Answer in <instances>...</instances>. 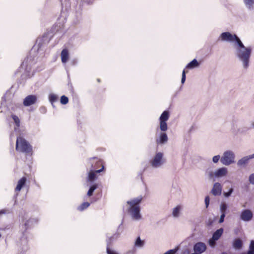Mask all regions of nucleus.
Returning a JSON list of instances; mask_svg holds the SVG:
<instances>
[{
  "label": "nucleus",
  "instance_id": "nucleus-28",
  "mask_svg": "<svg viewBox=\"0 0 254 254\" xmlns=\"http://www.w3.org/2000/svg\"><path fill=\"white\" fill-rule=\"evenodd\" d=\"M97 185H92L89 189L87 195L89 196H90L92 195L93 191L97 189Z\"/></svg>",
  "mask_w": 254,
  "mask_h": 254
},
{
  "label": "nucleus",
  "instance_id": "nucleus-37",
  "mask_svg": "<svg viewBox=\"0 0 254 254\" xmlns=\"http://www.w3.org/2000/svg\"><path fill=\"white\" fill-rule=\"evenodd\" d=\"M216 240H214L212 238L209 240V245L212 247H213L215 245V242H216Z\"/></svg>",
  "mask_w": 254,
  "mask_h": 254
},
{
  "label": "nucleus",
  "instance_id": "nucleus-1",
  "mask_svg": "<svg viewBox=\"0 0 254 254\" xmlns=\"http://www.w3.org/2000/svg\"><path fill=\"white\" fill-rule=\"evenodd\" d=\"M234 45L235 54L237 59L241 62L244 69H247L250 66V59L252 49L250 47H245L242 41Z\"/></svg>",
  "mask_w": 254,
  "mask_h": 254
},
{
  "label": "nucleus",
  "instance_id": "nucleus-2",
  "mask_svg": "<svg viewBox=\"0 0 254 254\" xmlns=\"http://www.w3.org/2000/svg\"><path fill=\"white\" fill-rule=\"evenodd\" d=\"M142 199L141 196L133 198L127 201V203L129 205L128 211L131 216V218L135 221H139L142 219V216L140 213V207L139 204Z\"/></svg>",
  "mask_w": 254,
  "mask_h": 254
},
{
  "label": "nucleus",
  "instance_id": "nucleus-50",
  "mask_svg": "<svg viewBox=\"0 0 254 254\" xmlns=\"http://www.w3.org/2000/svg\"><path fill=\"white\" fill-rule=\"evenodd\" d=\"M239 131L240 133H242V131H240V130H239Z\"/></svg>",
  "mask_w": 254,
  "mask_h": 254
},
{
  "label": "nucleus",
  "instance_id": "nucleus-32",
  "mask_svg": "<svg viewBox=\"0 0 254 254\" xmlns=\"http://www.w3.org/2000/svg\"><path fill=\"white\" fill-rule=\"evenodd\" d=\"M221 161V157L219 155H215L212 157V161L214 163H217L219 161Z\"/></svg>",
  "mask_w": 254,
  "mask_h": 254
},
{
  "label": "nucleus",
  "instance_id": "nucleus-34",
  "mask_svg": "<svg viewBox=\"0 0 254 254\" xmlns=\"http://www.w3.org/2000/svg\"><path fill=\"white\" fill-rule=\"evenodd\" d=\"M178 249L170 250L165 253L164 254H175V253L177 252Z\"/></svg>",
  "mask_w": 254,
  "mask_h": 254
},
{
  "label": "nucleus",
  "instance_id": "nucleus-26",
  "mask_svg": "<svg viewBox=\"0 0 254 254\" xmlns=\"http://www.w3.org/2000/svg\"><path fill=\"white\" fill-rule=\"evenodd\" d=\"M49 99L50 102L53 104L54 102L57 101L58 100V96L57 95L54 94L53 93H51L49 96Z\"/></svg>",
  "mask_w": 254,
  "mask_h": 254
},
{
  "label": "nucleus",
  "instance_id": "nucleus-12",
  "mask_svg": "<svg viewBox=\"0 0 254 254\" xmlns=\"http://www.w3.org/2000/svg\"><path fill=\"white\" fill-rule=\"evenodd\" d=\"M37 101V97L35 95H28L23 101L24 106L27 107L34 104Z\"/></svg>",
  "mask_w": 254,
  "mask_h": 254
},
{
  "label": "nucleus",
  "instance_id": "nucleus-41",
  "mask_svg": "<svg viewBox=\"0 0 254 254\" xmlns=\"http://www.w3.org/2000/svg\"><path fill=\"white\" fill-rule=\"evenodd\" d=\"M242 254H254V251L249 250L247 254L243 253Z\"/></svg>",
  "mask_w": 254,
  "mask_h": 254
},
{
  "label": "nucleus",
  "instance_id": "nucleus-13",
  "mask_svg": "<svg viewBox=\"0 0 254 254\" xmlns=\"http://www.w3.org/2000/svg\"><path fill=\"white\" fill-rule=\"evenodd\" d=\"M104 166L102 164V168L100 170H96L95 171L91 170L89 172L88 177V181L93 182L96 178V173L101 172L104 170Z\"/></svg>",
  "mask_w": 254,
  "mask_h": 254
},
{
  "label": "nucleus",
  "instance_id": "nucleus-20",
  "mask_svg": "<svg viewBox=\"0 0 254 254\" xmlns=\"http://www.w3.org/2000/svg\"><path fill=\"white\" fill-rule=\"evenodd\" d=\"M223 232V229L220 228V229H218L217 230H216L214 233L212 238L214 240L217 241L220 238V237L222 236Z\"/></svg>",
  "mask_w": 254,
  "mask_h": 254
},
{
  "label": "nucleus",
  "instance_id": "nucleus-39",
  "mask_svg": "<svg viewBox=\"0 0 254 254\" xmlns=\"http://www.w3.org/2000/svg\"><path fill=\"white\" fill-rule=\"evenodd\" d=\"M225 214H222L221 213V215L220 216V219H219V223H222L224 222V218L225 217Z\"/></svg>",
  "mask_w": 254,
  "mask_h": 254
},
{
  "label": "nucleus",
  "instance_id": "nucleus-17",
  "mask_svg": "<svg viewBox=\"0 0 254 254\" xmlns=\"http://www.w3.org/2000/svg\"><path fill=\"white\" fill-rule=\"evenodd\" d=\"M69 58V54L68 50L66 49H64L61 52V60L64 64H65Z\"/></svg>",
  "mask_w": 254,
  "mask_h": 254
},
{
  "label": "nucleus",
  "instance_id": "nucleus-30",
  "mask_svg": "<svg viewBox=\"0 0 254 254\" xmlns=\"http://www.w3.org/2000/svg\"><path fill=\"white\" fill-rule=\"evenodd\" d=\"M68 102V98L64 96V95H63L61 98V104H63V105H65Z\"/></svg>",
  "mask_w": 254,
  "mask_h": 254
},
{
  "label": "nucleus",
  "instance_id": "nucleus-51",
  "mask_svg": "<svg viewBox=\"0 0 254 254\" xmlns=\"http://www.w3.org/2000/svg\"><path fill=\"white\" fill-rule=\"evenodd\" d=\"M1 234H0V238L1 237Z\"/></svg>",
  "mask_w": 254,
  "mask_h": 254
},
{
  "label": "nucleus",
  "instance_id": "nucleus-48",
  "mask_svg": "<svg viewBox=\"0 0 254 254\" xmlns=\"http://www.w3.org/2000/svg\"><path fill=\"white\" fill-rule=\"evenodd\" d=\"M221 254H227V253H225V252H223V253H222Z\"/></svg>",
  "mask_w": 254,
  "mask_h": 254
},
{
  "label": "nucleus",
  "instance_id": "nucleus-15",
  "mask_svg": "<svg viewBox=\"0 0 254 254\" xmlns=\"http://www.w3.org/2000/svg\"><path fill=\"white\" fill-rule=\"evenodd\" d=\"M232 246L235 250H240L243 246V241L239 238L236 239L233 241Z\"/></svg>",
  "mask_w": 254,
  "mask_h": 254
},
{
  "label": "nucleus",
  "instance_id": "nucleus-47",
  "mask_svg": "<svg viewBox=\"0 0 254 254\" xmlns=\"http://www.w3.org/2000/svg\"><path fill=\"white\" fill-rule=\"evenodd\" d=\"M91 165H92V168H94V169H95V168H96L95 166H93V164H92V163H91Z\"/></svg>",
  "mask_w": 254,
  "mask_h": 254
},
{
  "label": "nucleus",
  "instance_id": "nucleus-8",
  "mask_svg": "<svg viewBox=\"0 0 254 254\" xmlns=\"http://www.w3.org/2000/svg\"><path fill=\"white\" fill-rule=\"evenodd\" d=\"M253 217V212L249 209H245L242 211L240 215L241 219L246 222L251 221Z\"/></svg>",
  "mask_w": 254,
  "mask_h": 254
},
{
  "label": "nucleus",
  "instance_id": "nucleus-27",
  "mask_svg": "<svg viewBox=\"0 0 254 254\" xmlns=\"http://www.w3.org/2000/svg\"><path fill=\"white\" fill-rule=\"evenodd\" d=\"M90 205V203L88 202H84L81 204L78 207V210L79 211H83L85 209L88 207Z\"/></svg>",
  "mask_w": 254,
  "mask_h": 254
},
{
  "label": "nucleus",
  "instance_id": "nucleus-16",
  "mask_svg": "<svg viewBox=\"0 0 254 254\" xmlns=\"http://www.w3.org/2000/svg\"><path fill=\"white\" fill-rule=\"evenodd\" d=\"M249 161V159L247 156H245L238 161L237 165L239 167H245L248 164Z\"/></svg>",
  "mask_w": 254,
  "mask_h": 254
},
{
  "label": "nucleus",
  "instance_id": "nucleus-6",
  "mask_svg": "<svg viewBox=\"0 0 254 254\" xmlns=\"http://www.w3.org/2000/svg\"><path fill=\"white\" fill-rule=\"evenodd\" d=\"M165 162L163 158V154L161 152L157 153L153 159L150 161L151 166L154 168H158L162 166Z\"/></svg>",
  "mask_w": 254,
  "mask_h": 254
},
{
  "label": "nucleus",
  "instance_id": "nucleus-45",
  "mask_svg": "<svg viewBox=\"0 0 254 254\" xmlns=\"http://www.w3.org/2000/svg\"><path fill=\"white\" fill-rule=\"evenodd\" d=\"M189 253V250H186L184 252V254H188Z\"/></svg>",
  "mask_w": 254,
  "mask_h": 254
},
{
  "label": "nucleus",
  "instance_id": "nucleus-43",
  "mask_svg": "<svg viewBox=\"0 0 254 254\" xmlns=\"http://www.w3.org/2000/svg\"><path fill=\"white\" fill-rule=\"evenodd\" d=\"M250 128L254 129V121L251 122Z\"/></svg>",
  "mask_w": 254,
  "mask_h": 254
},
{
  "label": "nucleus",
  "instance_id": "nucleus-42",
  "mask_svg": "<svg viewBox=\"0 0 254 254\" xmlns=\"http://www.w3.org/2000/svg\"><path fill=\"white\" fill-rule=\"evenodd\" d=\"M247 157L249 158V160L251 159L254 158V153L252 155L247 156Z\"/></svg>",
  "mask_w": 254,
  "mask_h": 254
},
{
  "label": "nucleus",
  "instance_id": "nucleus-22",
  "mask_svg": "<svg viewBox=\"0 0 254 254\" xmlns=\"http://www.w3.org/2000/svg\"><path fill=\"white\" fill-rule=\"evenodd\" d=\"M12 118L13 119L16 127H14V129L17 130L20 126V120L18 117L15 115H12Z\"/></svg>",
  "mask_w": 254,
  "mask_h": 254
},
{
  "label": "nucleus",
  "instance_id": "nucleus-35",
  "mask_svg": "<svg viewBox=\"0 0 254 254\" xmlns=\"http://www.w3.org/2000/svg\"><path fill=\"white\" fill-rule=\"evenodd\" d=\"M185 80H186V71L185 70H184L183 71V72H182V79H181V83L182 84H184L185 82Z\"/></svg>",
  "mask_w": 254,
  "mask_h": 254
},
{
  "label": "nucleus",
  "instance_id": "nucleus-21",
  "mask_svg": "<svg viewBox=\"0 0 254 254\" xmlns=\"http://www.w3.org/2000/svg\"><path fill=\"white\" fill-rule=\"evenodd\" d=\"M199 64L196 59H193L191 62L189 63L186 66V68L189 69H192L197 67Z\"/></svg>",
  "mask_w": 254,
  "mask_h": 254
},
{
  "label": "nucleus",
  "instance_id": "nucleus-10",
  "mask_svg": "<svg viewBox=\"0 0 254 254\" xmlns=\"http://www.w3.org/2000/svg\"><path fill=\"white\" fill-rule=\"evenodd\" d=\"M222 187L220 183H215L213 185L211 192L214 196H219L221 194Z\"/></svg>",
  "mask_w": 254,
  "mask_h": 254
},
{
  "label": "nucleus",
  "instance_id": "nucleus-5",
  "mask_svg": "<svg viewBox=\"0 0 254 254\" xmlns=\"http://www.w3.org/2000/svg\"><path fill=\"white\" fill-rule=\"evenodd\" d=\"M220 39L222 41L234 43V45L238 44V41H241L236 35L232 34L229 32L222 33L220 36Z\"/></svg>",
  "mask_w": 254,
  "mask_h": 254
},
{
  "label": "nucleus",
  "instance_id": "nucleus-3",
  "mask_svg": "<svg viewBox=\"0 0 254 254\" xmlns=\"http://www.w3.org/2000/svg\"><path fill=\"white\" fill-rule=\"evenodd\" d=\"M236 162V155L231 150H227L223 152L221 157V163L225 166H229Z\"/></svg>",
  "mask_w": 254,
  "mask_h": 254
},
{
  "label": "nucleus",
  "instance_id": "nucleus-23",
  "mask_svg": "<svg viewBox=\"0 0 254 254\" xmlns=\"http://www.w3.org/2000/svg\"><path fill=\"white\" fill-rule=\"evenodd\" d=\"M144 242L140 239L139 237H138L134 243V246L136 247L141 248L144 246Z\"/></svg>",
  "mask_w": 254,
  "mask_h": 254
},
{
  "label": "nucleus",
  "instance_id": "nucleus-29",
  "mask_svg": "<svg viewBox=\"0 0 254 254\" xmlns=\"http://www.w3.org/2000/svg\"><path fill=\"white\" fill-rule=\"evenodd\" d=\"M119 234H118V233L115 234L112 237H111V238L107 239V243L108 246L109 245V244L111 243V242L113 240L117 239L119 238Z\"/></svg>",
  "mask_w": 254,
  "mask_h": 254
},
{
  "label": "nucleus",
  "instance_id": "nucleus-7",
  "mask_svg": "<svg viewBox=\"0 0 254 254\" xmlns=\"http://www.w3.org/2000/svg\"><path fill=\"white\" fill-rule=\"evenodd\" d=\"M169 118V113L168 111H164L159 118L160 128L161 131H165L168 129L167 121Z\"/></svg>",
  "mask_w": 254,
  "mask_h": 254
},
{
  "label": "nucleus",
  "instance_id": "nucleus-9",
  "mask_svg": "<svg viewBox=\"0 0 254 254\" xmlns=\"http://www.w3.org/2000/svg\"><path fill=\"white\" fill-rule=\"evenodd\" d=\"M228 169L225 167L219 168L214 171V177L216 178H223L228 174Z\"/></svg>",
  "mask_w": 254,
  "mask_h": 254
},
{
  "label": "nucleus",
  "instance_id": "nucleus-33",
  "mask_svg": "<svg viewBox=\"0 0 254 254\" xmlns=\"http://www.w3.org/2000/svg\"><path fill=\"white\" fill-rule=\"evenodd\" d=\"M249 183L252 185H254V173L251 174L249 177Z\"/></svg>",
  "mask_w": 254,
  "mask_h": 254
},
{
  "label": "nucleus",
  "instance_id": "nucleus-4",
  "mask_svg": "<svg viewBox=\"0 0 254 254\" xmlns=\"http://www.w3.org/2000/svg\"><path fill=\"white\" fill-rule=\"evenodd\" d=\"M16 150L21 152L29 153L32 152V146L24 138L19 136L16 139Z\"/></svg>",
  "mask_w": 254,
  "mask_h": 254
},
{
  "label": "nucleus",
  "instance_id": "nucleus-19",
  "mask_svg": "<svg viewBox=\"0 0 254 254\" xmlns=\"http://www.w3.org/2000/svg\"><path fill=\"white\" fill-rule=\"evenodd\" d=\"M182 209V207L181 205H177L173 209L172 215L174 217H178L180 215V213Z\"/></svg>",
  "mask_w": 254,
  "mask_h": 254
},
{
  "label": "nucleus",
  "instance_id": "nucleus-44",
  "mask_svg": "<svg viewBox=\"0 0 254 254\" xmlns=\"http://www.w3.org/2000/svg\"><path fill=\"white\" fill-rule=\"evenodd\" d=\"M101 164V161L100 160H98V161H96V165H98V164Z\"/></svg>",
  "mask_w": 254,
  "mask_h": 254
},
{
  "label": "nucleus",
  "instance_id": "nucleus-38",
  "mask_svg": "<svg viewBox=\"0 0 254 254\" xmlns=\"http://www.w3.org/2000/svg\"><path fill=\"white\" fill-rule=\"evenodd\" d=\"M249 250L251 251H254V241L252 240L250 242V245L249 246Z\"/></svg>",
  "mask_w": 254,
  "mask_h": 254
},
{
  "label": "nucleus",
  "instance_id": "nucleus-36",
  "mask_svg": "<svg viewBox=\"0 0 254 254\" xmlns=\"http://www.w3.org/2000/svg\"><path fill=\"white\" fill-rule=\"evenodd\" d=\"M210 198L208 196H207L205 198V204L206 208H207L209 204Z\"/></svg>",
  "mask_w": 254,
  "mask_h": 254
},
{
  "label": "nucleus",
  "instance_id": "nucleus-31",
  "mask_svg": "<svg viewBox=\"0 0 254 254\" xmlns=\"http://www.w3.org/2000/svg\"><path fill=\"white\" fill-rule=\"evenodd\" d=\"M233 190H234L232 188H231V189H229V190L228 192H224L223 193L224 196L225 197H229L231 195L232 192H233Z\"/></svg>",
  "mask_w": 254,
  "mask_h": 254
},
{
  "label": "nucleus",
  "instance_id": "nucleus-18",
  "mask_svg": "<svg viewBox=\"0 0 254 254\" xmlns=\"http://www.w3.org/2000/svg\"><path fill=\"white\" fill-rule=\"evenodd\" d=\"M26 181V178L23 177L20 179L18 181L17 186L15 188V191H20L22 188L24 186Z\"/></svg>",
  "mask_w": 254,
  "mask_h": 254
},
{
  "label": "nucleus",
  "instance_id": "nucleus-40",
  "mask_svg": "<svg viewBox=\"0 0 254 254\" xmlns=\"http://www.w3.org/2000/svg\"><path fill=\"white\" fill-rule=\"evenodd\" d=\"M208 176L210 178H214V172H209L208 173Z\"/></svg>",
  "mask_w": 254,
  "mask_h": 254
},
{
  "label": "nucleus",
  "instance_id": "nucleus-24",
  "mask_svg": "<svg viewBox=\"0 0 254 254\" xmlns=\"http://www.w3.org/2000/svg\"><path fill=\"white\" fill-rule=\"evenodd\" d=\"M246 6L250 9H252L254 4V0H244Z\"/></svg>",
  "mask_w": 254,
  "mask_h": 254
},
{
  "label": "nucleus",
  "instance_id": "nucleus-46",
  "mask_svg": "<svg viewBox=\"0 0 254 254\" xmlns=\"http://www.w3.org/2000/svg\"><path fill=\"white\" fill-rule=\"evenodd\" d=\"M1 213H2V214L5 213V212L3 210H2L0 211V214H1Z\"/></svg>",
  "mask_w": 254,
  "mask_h": 254
},
{
  "label": "nucleus",
  "instance_id": "nucleus-14",
  "mask_svg": "<svg viewBox=\"0 0 254 254\" xmlns=\"http://www.w3.org/2000/svg\"><path fill=\"white\" fill-rule=\"evenodd\" d=\"M168 141V136L166 133L161 132L159 135L158 138L156 139L157 144H164Z\"/></svg>",
  "mask_w": 254,
  "mask_h": 254
},
{
  "label": "nucleus",
  "instance_id": "nucleus-25",
  "mask_svg": "<svg viewBox=\"0 0 254 254\" xmlns=\"http://www.w3.org/2000/svg\"><path fill=\"white\" fill-rule=\"evenodd\" d=\"M227 208V205L225 202H222L220 206V211L221 213L225 214Z\"/></svg>",
  "mask_w": 254,
  "mask_h": 254
},
{
  "label": "nucleus",
  "instance_id": "nucleus-11",
  "mask_svg": "<svg viewBox=\"0 0 254 254\" xmlns=\"http://www.w3.org/2000/svg\"><path fill=\"white\" fill-rule=\"evenodd\" d=\"M195 254H201L205 251L206 246L205 244L202 242H198L195 244L193 247Z\"/></svg>",
  "mask_w": 254,
  "mask_h": 254
},
{
  "label": "nucleus",
  "instance_id": "nucleus-49",
  "mask_svg": "<svg viewBox=\"0 0 254 254\" xmlns=\"http://www.w3.org/2000/svg\"><path fill=\"white\" fill-rule=\"evenodd\" d=\"M98 81L100 82V79H98Z\"/></svg>",
  "mask_w": 254,
  "mask_h": 254
}]
</instances>
